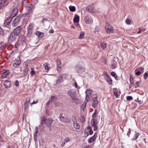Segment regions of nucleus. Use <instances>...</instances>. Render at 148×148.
Instances as JSON below:
<instances>
[{
    "label": "nucleus",
    "instance_id": "1",
    "mask_svg": "<svg viewBox=\"0 0 148 148\" xmlns=\"http://www.w3.org/2000/svg\"><path fill=\"white\" fill-rule=\"evenodd\" d=\"M67 95H69L72 98L73 101H78L79 99L76 97V90L73 89H71L68 90L67 93Z\"/></svg>",
    "mask_w": 148,
    "mask_h": 148
},
{
    "label": "nucleus",
    "instance_id": "2",
    "mask_svg": "<svg viewBox=\"0 0 148 148\" xmlns=\"http://www.w3.org/2000/svg\"><path fill=\"white\" fill-rule=\"evenodd\" d=\"M75 69L77 73L82 74L85 71L84 67L80 64H77L75 66Z\"/></svg>",
    "mask_w": 148,
    "mask_h": 148
},
{
    "label": "nucleus",
    "instance_id": "3",
    "mask_svg": "<svg viewBox=\"0 0 148 148\" xmlns=\"http://www.w3.org/2000/svg\"><path fill=\"white\" fill-rule=\"evenodd\" d=\"M105 28L107 33L112 34L113 33L114 31L112 26L108 22L106 23Z\"/></svg>",
    "mask_w": 148,
    "mask_h": 148
},
{
    "label": "nucleus",
    "instance_id": "4",
    "mask_svg": "<svg viewBox=\"0 0 148 148\" xmlns=\"http://www.w3.org/2000/svg\"><path fill=\"white\" fill-rule=\"evenodd\" d=\"M33 25L31 23L27 28V36L28 37H30L33 35Z\"/></svg>",
    "mask_w": 148,
    "mask_h": 148
},
{
    "label": "nucleus",
    "instance_id": "5",
    "mask_svg": "<svg viewBox=\"0 0 148 148\" xmlns=\"http://www.w3.org/2000/svg\"><path fill=\"white\" fill-rule=\"evenodd\" d=\"M45 123L46 126L48 127L50 131L51 130V124L53 121V119L51 118H49L47 119L46 118Z\"/></svg>",
    "mask_w": 148,
    "mask_h": 148
},
{
    "label": "nucleus",
    "instance_id": "6",
    "mask_svg": "<svg viewBox=\"0 0 148 148\" xmlns=\"http://www.w3.org/2000/svg\"><path fill=\"white\" fill-rule=\"evenodd\" d=\"M62 115V113H60L59 117L60 121L64 123H69L70 122L69 119L66 117L63 116Z\"/></svg>",
    "mask_w": 148,
    "mask_h": 148
},
{
    "label": "nucleus",
    "instance_id": "7",
    "mask_svg": "<svg viewBox=\"0 0 148 148\" xmlns=\"http://www.w3.org/2000/svg\"><path fill=\"white\" fill-rule=\"evenodd\" d=\"M17 36L14 32H12L10 33L8 41L12 42L16 40Z\"/></svg>",
    "mask_w": 148,
    "mask_h": 148
},
{
    "label": "nucleus",
    "instance_id": "8",
    "mask_svg": "<svg viewBox=\"0 0 148 148\" xmlns=\"http://www.w3.org/2000/svg\"><path fill=\"white\" fill-rule=\"evenodd\" d=\"M144 70L143 67L136 69L135 70V74L136 76H139L143 73Z\"/></svg>",
    "mask_w": 148,
    "mask_h": 148
},
{
    "label": "nucleus",
    "instance_id": "9",
    "mask_svg": "<svg viewBox=\"0 0 148 148\" xmlns=\"http://www.w3.org/2000/svg\"><path fill=\"white\" fill-rule=\"evenodd\" d=\"M22 29V28L20 26H19L15 28L12 32L17 36L21 32Z\"/></svg>",
    "mask_w": 148,
    "mask_h": 148
},
{
    "label": "nucleus",
    "instance_id": "10",
    "mask_svg": "<svg viewBox=\"0 0 148 148\" xmlns=\"http://www.w3.org/2000/svg\"><path fill=\"white\" fill-rule=\"evenodd\" d=\"M65 74H62L59 75L58 77V79L56 81V84L61 83L63 81V78Z\"/></svg>",
    "mask_w": 148,
    "mask_h": 148
},
{
    "label": "nucleus",
    "instance_id": "11",
    "mask_svg": "<svg viewBox=\"0 0 148 148\" xmlns=\"http://www.w3.org/2000/svg\"><path fill=\"white\" fill-rule=\"evenodd\" d=\"M9 34L10 32L9 31L5 30V32L2 34L1 36L4 40L7 39L8 38L9 39Z\"/></svg>",
    "mask_w": 148,
    "mask_h": 148
},
{
    "label": "nucleus",
    "instance_id": "12",
    "mask_svg": "<svg viewBox=\"0 0 148 148\" xmlns=\"http://www.w3.org/2000/svg\"><path fill=\"white\" fill-rule=\"evenodd\" d=\"M56 65L58 71V72L60 71L61 70L62 63L60 59H58L56 60Z\"/></svg>",
    "mask_w": 148,
    "mask_h": 148
},
{
    "label": "nucleus",
    "instance_id": "13",
    "mask_svg": "<svg viewBox=\"0 0 148 148\" xmlns=\"http://www.w3.org/2000/svg\"><path fill=\"white\" fill-rule=\"evenodd\" d=\"M116 58L115 57H114L111 60V66L113 67V69H115L116 68L117 65V63L116 61Z\"/></svg>",
    "mask_w": 148,
    "mask_h": 148
},
{
    "label": "nucleus",
    "instance_id": "14",
    "mask_svg": "<svg viewBox=\"0 0 148 148\" xmlns=\"http://www.w3.org/2000/svg\"><path fill=\"white\" fill-rule=\"evenodd\" d=\"M10 73V72L8 70H6L5 69H3V73L2 74V75L1 76V78L2 79L6 77Z\"/></svg>",
    "mask_w": 148,
    "mask_h": 148
},
{
    "label": "nucleus",
    "instance_id": "15",
    "mask_svg": "<svg viewBox=\"0 0 148 148\" xmlns=\"http://www.w3.org/2000/svg\"><path fill=\"white\" fill-rule=\"evenodd\" d=\"M36 35L37 36L39 40L43 38L44 36V33L39 31H36L35 32Z\"/></svg>",
    "mask_w": 148,
    "mask_h": 148
},
{
    "label": "nucleus",
    "instance_id": "16",
    "mask_svg": "<svg viewBox=\"0 0 148 148\" xmlns=\"http://www.w3.org/2000/svg\"><path fill=\"white\" fill-rule=\"evenodd\" d=\"M3 85L5 88H8L12 86L10 82L7 80L4 81Z\"/></svg>",
    "mask_w": 148,
    "mask_h": 148
},
{
    "label": "nucleus",
    "instance_id": "17",
    "mask_svg": "<svg viewBox=\"0 0 148 148\" xmlns=\"http://www.w3.org/2000/svg\"><path fill=\"white\" fill-rule=\"evenodd\" d=\"M11 21L10 20L7 18L5 20L3 24V26L5 27H9L10 26V23Z\"/></svg>",
    "mask_w": 148,
    "mask_h": 148
},
{
    "label": "nucleus",
    "instance_id": "18",
    "mask_svg": "<svg viewBox=\"0 0 148 148\" xmlns=\"http://www.w3.org/2000/svg\"><path fill=\"white\" fill-rule=\"evenodd\" d=\"M94 8L88 5L86 7V10L88 12L90 13H93L94 12Z\"/></svg>",
    "mask_w": 148,
    "mask_h": 148
},
{
    "label": "nucleus",
    "instance_id": "19",
    "mask_svg": "<svg viewBox=\"0 0 148 148\" xmlns=\"http://www.w3.org/2000/svg\"><path fill=\"white\" fill-rule=\"evenodd\" d=\"M90 91V90H87L85 92L86 94V98H85V101H84V102H85L86 101V102H88L89 101H90V100L89 95H90L91 94V92H89V93H87V91Z\"/></svg>",
    "mask_w": 148,
    "mask_h": 148
},
{
    "label": "nucleus",
    "instance_id": "20",
    "mask_svg": "<svg viewBox=\"0 0 148 148\" xmlns=\"http://www.w3.org/2000/svg\"><path fill=\"white\" fill-rule=\"evenodd\" d=\"M84 20L86 23H89L91 21V18L88 17L87 16H85L84 17Z\"/></svg>",
    "mask_w": 148,
    "mask_h": 148
},
{
    "label": "nucleus",
    "instance_id": "21",
    "mask_svg": "<svg viewBox=\"0 0 148 148\" xmlns=\"http://www.w3.org/2000/svg\"><path fill=\"white\" fill-rule=\"evenodd\" d=\"M28 66H25L24 67V69L22 73L24 76H26L28 72Z\"/></svg>",
    "mask_w": 148,
    "mask_h": 148
},
{
    "label": "nucleus",
    "instance_id": "22",
    "mask_svg": "<svg viewBox=\"0 0 148 148\" xmlns=\"http://www.w3.org/2000/svg\"><path fill=\"white\" fill-rule=\"evenodd\" d=\"M13 8H14L12 10V13L14 14V16H16L18 12V9L16 7H14L13 6Z\"/></svg>",
    "mask_w": 148,
    "mask_h": 148
},
{
    "label": "nucleus",
    "instance_id": "23",
    "mask_svg": "<svg viewBox=\"0 0 148 148\" xmlns=\"http://www.w3.org/2000/svg\"><path fill=\"white\" fill-rule=\"evenodd\" d=\"M20 60H16L13 63V66L15 67H17L19 66L21 63V61L19 58Z\"/></svg>",
    "mask_w": 148,
    "mask_h": 148
},
{
    "label": "nucleus",
    "instance_id": "24",
    "mask_svg": "<svg viewBox=\"0 0 148 148\" xmlns=\"http://www.w3.org/2000/svg\"><path fill=\"white\" fill-rule=\"evenodd\" d=\"M23 14H21L16 16L14 20L19 23L20 20L23 17Z\"/></svg>",
    "mask_w": 148,
    "mask_h": 148
},
{
    "label": "nucleus",
    "instance_id": "25",
    "mask_svg": "<svg viewBox=\"0 0 148 148\" xmlns=\"http://www.w3.org/2000/svg\"><path fill=\"white\" fill-rule=\"evenodd\" d=\"M79 16L76 14L73 18V21L74 23H77L79 21Z\"/></svg>",
    "mask_w": 148,
    "mask_h": 148
},
{
    "label": "nucleus",
    "instance_id": "26",
    "mask_svg": "<svg viewBox=\"0 0 148 148\" xmlns=\"http://www.w3.org/2000/svg\"><path fill=\"white\" fill-rule=\"evenodd\" d=\"M91 123L92 126H95L97 125L98 122L96 121L95 119H92L91 120Z\"/></svg>",
    "mask_w": 148,
    "mask_h": 148
},
{
    "label": "nucleus",
    "instance_id": "27",
    "mask_svg": "<svg viewBox=\"0 0 148 148\" xmlns=\"http://www.w3.org/2000/svg\"><path fill=\"white\" fill-rule=\"evenodd\" d=\"M21 40H18L15 44V47L17 48L19 47H22Z\"/></svg>",
    "mask_w": 148,
    "mask_h": 148
},
{
    "label": "nucleus",
    "instance_id": "28",
    "mask_svg": "<svg viewBox=\"0 0 148 148\" xmlns=\"http://www.w3.org/2000/svg\"><path fill=\"white\" fill-rule=\"evenodd\" d=\"M7 1V0H0V5L2 6H6L7 4L5 5V3ZM0 8L3 9V8L0 5Z\"/></svg>",
    "mask_w": 148,
    "mask_h": 148
},
{
    "label": "nucleus",
    "instance_id": "29",
    "mask_svg": "<svg viewBox=\"0 0 148 148\" xmlns=\"http://www.w3.org/2000/svg\"><path fill=\"white\" fill-rule=\"evenodd\" d=\"M86 129L87 130L88 132L89 133V134L91 135L93 133V132L91 126H89L87 127V128H86Z\"/></svg>",
    "mask_w": 148,
    "mask_h": 148
},
{
    "label": "nucleus",
    "instance_id": "30",
    "mask_svg": "<svg viewBox=\"0 0 148 148\" xmlns=\"http://www.w3.org/2000/svg\"><path fill=\"white\" fill-rule=\"evenodd\" d=\"M57 100V97L56 96H51L50 99L49 100L48 102H50L51 101L52 102L53 101H56Z\"/></svg>",
    "mask_w": 148,
    "mask_h": 148
},
{
    "label": "nucleus",
    "instance_id": "31",
    "mask_svg": "<svg viewBox=\"0 0 148 148\" xmlns=\"http://www.w3.org/2000/svg\"><path fill=\"white\" fill-rule=\"evenodd\" d=\"M101 46L103 50L105 49L107 47V44L106 43L101 42L100 43Z\"/></svg>",
    "mask_w": 148,
    "mask_h": 148
},
{
    "label": "nucleus",
    "instance_id": "32",
    "mask_svg": "<svg viewBox=\"0 0 148 148\" xmlns=\"http://www.w3.org/2000/svg\"><path fill=\"white\" fill-rule=\"evenodd\" d=\"M4 143V140L3 139L2 136L0 135V146L3 145Z\"/></svg>",
    "mask_w": 148,
    "mask_h": 148
},
{
    "label": "nucleus",
    "instance_id": "33",
    "mask_svg": "<svg viewBox=\"0 0 148 148\" xmlns=\"http://www.w3.org/2000/svg\"><path fill=\"white\" fill-rule=\"evenodd\" d=\"M70 11L72 12H75L76 10L75 7L74 6H70L69 7Z\"/></svg>",
    "mask_w": 148,
    "mask_h": 148
},
{
    "label": "nucleus",
    "instance_id": "34",
    "mask_svg": "<svg viewBox=\"0 0 148 148\" xmlns=\"http://www.w3.org/2000/svg\"><path fill=\"white\" fill-rule=\"evenodd\" d=\"M106 81L109 85H111L112 83V80L111 77L108 78H106Z\"/></svg>",
    "mask_w": 148,
    "mask_h": 148
},
{
    "label": "nucleus",
    "instance_id": "35",
    "mask_svg": "<svg viewBox=\"0 0 148 148\" xmlns=\"http://www.w3.org/2000/svg\"><path fill=\"white\" fill-rule=\"evenodd\" d=\"M139 135H140V134L138 133H136L135 134L133 138L132 139V140H136L137 139V138H138V136Z\"/></svg>",
    "mask_w": 148,
    "mask_h": 148
},
{
    "label": "nucleus",
    "instance_id": "36",
    "mask_svg": "<svg viewBox=\"0 0 148 148\" xmlns=\"http://www.w3.org/2000/svg\"><path fill=\"white\" fill-rule=\"evenodd\" d=\"M33 6L32 4H31L29 6L27 7V9L29 12H31L33 10Z\"/></svg>",
    "mask_w": 148,
    "mask_h": 148
},
{
    "label": "nucleus",
    "instance_id": "37",
    "mask_svg": "<svg viewBox=\"0 0 148 148\" xmlns=\"http://www.w3.org/2000/svg\"><path fill=\"white\" fill-rule=\"evenodd\" d=\"M46 118L44 117H42L41 118L40 120V125H42L44 124V123H45V121H46Z\"/></svg>",
    "mask_w": 148,
    "mask_h": 148
},
{
    "label": "nucleus",
    "instance_id": "38",
    "mask_svg": "<svg viewBox=\"0 0 148 148\" xmlns=\"http://www.w3.org/2000/svg\"><path fill=\"white\" fill-rule=\"evenodd\" d=\"M79 119L80 121L82 123H84L85 122V119L84 116L83 115H81Z\"/></svg>",
    "mask_w": 148,
    "mask_h": 148
},
{
    "label": "nucleus",
    "instance_id": "39",
    "mask_svg": "<svg viewBox=\"0 0 148 148\" xmlns=\"http://www.w3.org/2000/svg\"><path fill=\"white\" fill-rule=\"evenodd\" d=\"M84 32H81L79 36V39H82L83 38L84 36Z\"/></svg>",
    "mask_w": 148,
    "mask_h": 148
},
{
    "label": "nucleus",
    "instance_id": "40",
    "mask_svg": "<svg viewBox=\"0 0 148 148\" xmlns=\"http://www.w3.org/2000/svg\"><path fill=\"white\" fill-rule=\"evenodd\" d=\"M95 140V138H94L93 137H92L91 138H90L88 139V142L89 143H92L93 141Z\"/></svg>",
    "mask_w": 148,
    "mask_h": 148
},
{
    "label": "nucleus",
    "instance_id": "41",
    "mask_svg": "<svg viewBox=\"0 0 148 148\" xmlns=\"http://www.w3.org/2000/svg\"><path fill=\"white\" fill-rule=\"evenodd\" d=\"M48 21V20L46 18H44L42 20L41 22L43 25H44Z\"/></svg>",
    "mask_w": 148,
    "mask_h": 148
},
{
    "label": "nucleus",
    "instance_id": "42",
    "mask_svg": "<svg viewBox=\"0 0 148 148\" xmlns=\"http://www.w3.org/2000/svg\"><path fill=\"white\" fill-rule=\"evenodd\" d=\"M72 118L73 124V125H74L75 124L77 123V120L75 116H72Z\"/></svg>",
    "mask_w": 148,
    "mask_h": 148
},
{
    "label": "nucleus",
    "instance_id": "43",
    "mask_svg": "<svg viewBox=\"0 0 148 148\" xmlns=\"http://www.w3.org/2000/svg\"><path fill=\"white\" fill-rule=\"evenodd\" d=\"M31 71L30 72V73L31 74V76L32 77L34 74L35 71L34 69L33 68H31Z\"/></svg>",
    "mask_w": 148,
    "mask_h": 148
},
{
    "label": "nucleus",
    "instance_id": "44",
    "mask_svg": "<svg viewBox=\"0 0 148 148\" xmlns=\"http://www.w3.org/2000/svg\"><path fill=\"white\" fill-rule=\"evenodd\" d=\"M141 82L140 81H137L135 83V84L136 85H134L135 88H136L139 86V84Z\"/></svg>",
    "mask_w": 148,
    "mask_h": 148
},
{
    "label": "nucleus",
    "instance_id": "45",
    "mask_svg": "<svg viewBox=\"0 0 148 148\" xmlns=\"http://www.w3.org/2000/svg\"><path fill=\"white\" fill-rule=\"evenodd\" d=\"M21 43L22 47H25L26 45L25 41L24 40H23V41L21 40Z\"/></svg>",
    "mask_w": 148,
    "mask_h": 148
},
{
    "label": "nucleus",
    "instance_id": "46",
    "mask_svg": "<svg viewBox=\"0 0 148 148\" xmlns=\"http://www.w3.org/2000/svg\"><path fill=\"white\" fill-rule=\"evenodd\" d=\"M15 16H14V14L12 13L10 15V16L8 17L7 18L9 19V20H10L11 21H12V18Z\"/></svg>",
    "mask_w": 148,
    "mask_h": 148
},
{
    "label": "nucleus",
    "instance_id": "47",
    "mask_svg": "<svg viewBox=\"0 0 148 148\" xmlns=\"http://www.w3.org/2000/svg\"><path fill=\"white\" fill-rule=\"evenodd\" d=\"M18 23H18L14 20L13 21V22L12 23V25L13 26L15 27V26H16L17 25H18Z\"/></svg>",
    "mask_w": 148,
    "mask_h": 148
},
{
    "label": "nucleus",
    "instance_id": "48",
    "mask_svg": "<svg viewBox=\"0 0 148 148\" xmlns=\"http://www.w3.org/2000/svg\"><path fill=\"white\" fill-rule=\"evenodd\" d=\"M86 105V102H84L83 105L82 106L81 108L83 111H84V109L85 108Z\"/></svg>",
    "mask_w": 148,
    "mask_h": 148
},
{
    "label": "nucleus",
    "instance_id": "49",
    "mask_svg": "<svg viewBox=\"0 0 148 148\" xmlns=\"http://www.w3.org/2000/svg\"><path fill=\"white\" fill-rule=\"evenodd\" d=\"M29 103V102H25L24 104V109L25 110H26V109H27V108L28 107Z\"/></svg>",
    "mask_w": 148,
    "mask_h": 148
},
{
    "label": "nucleus",
    "instance_id": "50",
    "mask_svg": "<svg viewBox=\"0 0 148 148\" xmlns=\"http://www.w3.org/2000/svg\"><path fill=\"white\" fill-rule=\"evenodd\" d=\"M111 75L114 77L116 79H117L116 78L117 77V76L116 75L115 73L114 72H112L111 73Z\"/></svg>",
    "mask_w": 148,
    "mask_h": 148
},
{
    "label": "nucleus",
    "instance_id": "51",
    "mask_svg": "<svg viewBox=\"0 0 148 148\" xmlns=\"http://www.w3.org/2000/svg\"><path fill=\"white\" fill-rule=\"evenodd\" d=\"M74 127L77 129H79V125L77 123H76L74 125H73Z\"/></svg>",
    "mask_w": 148,
    "mask_h": 148
},
{
    "label": "nucleus",
    "instance_id": "52",
    "mask_svg": "<svg viewBox=\"0 0 148 148\" xmlns=\"http://www.w3.org/2000/svg\"><path fill=\"white\" fill-rule=\"evenodd\" d=\"M93 97L94 98V99L93 100V102H96V101L97 102H100V100H98L97 99V96L95 97L94 96H93Z\"/></svg>",
    "mask_w": 148,
    "mask_h": 148
},
{
    "label": "nucleus",
    "instance_id": "53",
    "mask_svg": "<svg viewBox=\"0 0 148 148\" xmlns=\"http://www.w3.org/2000/svg\"><path fill=\"white\" fill-rule=\"evenodd\" d=\"M44 66L45 69L47 70L48 71L49 70V68L48 66L47 63H45L44 64Z\"/></svg>",
    "mask_w": 148,
    "mask_h": 148
},
{
    "label": "nucleus",
    "instance_id": "54",
    "mask_svg": "<svg viewBox=\"0 0 148 148\" xmlns=\"http://www.w3.org/2000/svg\"><path fill=\"white\" fill-rule=\"evenodd\" d=\"M127 99L128 101H131L133 99V97L131 96H127Z\"/></svg>",
    "mask_w": 148,
    "mask_h": 148
},
{
    "label": "nucleus",
    "instance_id": "55",
    "mask_svg": "<svg viewBox=\"0 0 148 148\" xmlns=\"http://www.w3.org/2000/svg\"><path fill=\"white\" fill-rule=\"evenodd\" d=\"M5 32V31L3 29L0 27V35H1L2 34H3Z\"/></svg>",
    "mask_w": 148,
    "mask_h": 148
},
{
    "label": "nucleus",
    "instance_id": "56",
    "mask_svg": "<svg viewBox=\"0 0 148 148\" xmlns=\"http://www.w3.org/2000/svg\"><path fill=\"white\" fill-rule=\"evenodd\" d=\"M99 30L100 29L99 26H97L95 27V32H98L99 31Z\"/></svg>",
    "mask_w": 148,
    "mask_h": 148
},
{
    "label": "nucleus",
    "instance_id": "57",
    "mask_svg": "<svg viewBox=\"0 0 148 148\" xmlns=\"http://www.w3.org/2000/svg\"><path fill=\"white\" fill-rule=\"evenodd\" d=\"M125 22L128 25H130L131 24L130 20L128 18H127L126 19Z\"/></svg>",
    "mask_w": 148,
    "mask_h": 148
},
{
    "label": "nucleus",
    "instance_id": "58",
    "mask_svg": "<svg viewBox=\"0 0 148 148\" xmlns=\"http://www.w3.org/2000/svg\"><path fill=\"white\" fill-rule=\"evenodd\" d=\"M87 130L86 129L84 131V135L86 137L88 136V132Z\"/></svg>",
    "mask_w": 148,
    "mask_h": 148
},
{
    "label": "nucleus",
    "instance_id": "59",
    "mask_svg": "<svg viewBox=\"0 0 148 148\" xmlns=\"http://www.w3.org/2000/svg\"><path fill=\"white\" fill-rule=\"evenodd\" d=\"M148 76V73L147 72L145 73L144 75V78L145 79H146Z\"/></svg>",
    "mask_w": 148,
    "mask_h": 148
},
{
    "label": "nucleus",
    "instance_id": "60",
    "mask_svg": "<svg viewBox=\"0 0 148 148\" xmlns=\"http://www.w3.org/2000/svg\"><path fill=\"white\" fill-rule=\"evenodd\" d=\"M139 31L137 32V34H139V33H141L142 32H144V31H145V30L144 29H140L139 28Z\"/></svg>",
    "mask_w": 148,
    "mask_h": 148
},
{
    "label": "nucleus",
    "instance_id": "61",
    "mask_svg": "<svg viewBox=\"0 0 148 148\" xmlns=\"http://www.w3.org/2000/svg\"><path fill=\"white\" fill-rule=\"evenodd\" d=\"M69 141L70 140H69V138L68 137H66L65 138V140H64L63 141L65 142V143H66L69 142Z\"/></svg>",
    "mask_w": 148,
    "mask_h": 148
},
{
    "label": "nucleus",
    "instance_id": "62",
    "mask_svg": "<svg viewBox=\"0 0 148 148\" xmlns=\"http://www.w3.org/2000/svg\"><path fill=\"white\" fill-rule=\"evenodd\" d=\"M19 82L18 80H16L15 81V82L14 83V85L16 86H19Z\"/></svg>",
    "mask_w": 148,
    "mask_h": 148
},
{
    "label": "nucleus",
    "instance_id": "63",
    "mask_svg": "<svg viewBox=\"0 0 148 148\" xmlns=\"http://www.w3.org/2000/svg\"><path fill=\"white\" fill-rule=\"evenodd\" d=\"M130 83L132 84L134 82V79L133 78H132L131 77H130Z\"/></svg>",
    "mask_w": 148,
    "mask_h": 148
},
{
    "label": "nucleus",
    "instance_id": "64",
    "mask_svg": "<svg viewBox=\"0 0 148 148\" xmlns=\"http://www.w3.org/2000/svg\"><path fill=\"white\" fill-rule=\"evenodd\" d=\"M97 103L98 102H94L95 103L93 104L92 105V107L94 108H95L97 107Z\"/></svg>",
    "mask_w": 148,
    "mask_h": 148
}]
</instances>
